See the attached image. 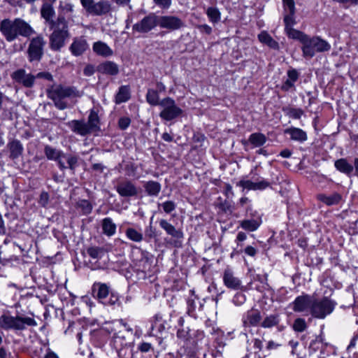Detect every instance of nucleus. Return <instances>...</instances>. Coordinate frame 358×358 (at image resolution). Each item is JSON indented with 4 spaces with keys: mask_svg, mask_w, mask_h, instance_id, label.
I'll use <instances>...</instances> for the list:
<instances>
[{
    "mask_svg": "<svg viewBox=\"0 0 358 358\" xmlns=\"http://www.w3.org/2000/svg\"><path fill=\"white\" fill-rule=\"evenodd\" d=\"M79 92L72 87H63L62 85L52 86L48 90V96L52 99L55 106L59 110L67 108L66 98L79 96Z\"/></svg>",
    "mask_w": 358,
    "mask_h": 358,
    "instance_id": "f257e3e1",
    "label": "nucleus"
},
{
    "mask_svg": "<svg viewBox=\"0 0 358 358\" xmlns=\"http://www.w3.org/2000/svg\"><path fill=\"white\" fill-rule=\"evenodd\" d=\"M53 32L50 36V46L53 50H59L69 37L67 22L64 17H58L53 27Z\"/></svg>",
    "mask_w": 358,
    "mask_h": 358,
    "instance_id": "f03ea898",
    "label": "nucleus"
},
{
    "mask_svg": "<svg viewBox=\"0 0 358 358\" xmlns=\"http://www.w3.org/2000/svg\"><path fill=\"white\" fill-rule=\"evenodd\" d=\"M336 305L337 303L329 296L313 297L310 315L314 318L323 320L334 312Z\"/></svg>",
    "mask_w": 358,
    "mask_h": 358,
    "instance_id": "7ed1b4c3",
    "label": "nucleus"
},
{
    "mask_svg": "<svg viewBox=\"0 0 358 358\" xmlns=\"http://www.w3.org/2000/svg\"><path fill=\"white\" fill-rule=\"evenodd\" d=\"M331 45L320 37H310L307 36L302 44L301 50L305 58H312L317 52L329 51Z\"/></svg>",
    "mask_w": 358,
    "mask_h": 358,
    "instance_id": "20e7f679",
    "label": "nucleus"
},
{
    "mask_svg": "<svg viewBox=\"0 0 358 358\" xmlns=\"http://www.w3.org/2000/svg\"><path fill=\"white\" fill-rule=\"evenodd\" d=\"M0 30L8 41H13L17 35L22 34V20L20 18L13 21L3 20L1 23Z\"/></svg>",
    "mask_w": 358,
    "mask_h": 358,
    "instance_id": "39448f33",
    "label": "nucleus"
},
{
    "mask_svg": "<svg viewBox=\"0 0 358 358\" xmlns=\"http://www.w3.org/2000/svg\"><path fill=\"white\" fill-rule=\"evenodd\" d=\"M160 106L162 108L159 113V116L166 120H172L181 115L182 110L175 103V101L170 98L166 97L161 100Z\"/></svg>",
    "mask_w": 358,
    "mask_h": 358,
    "instance_id": "423d86ee",
    "label": "nucleus"
},
{
    "mask_svg": "<svg viewBox=\"0 0 358 358\" xmlns=\"http://www.w3.org/2000/svg\"><path fill=\"white\" fill-rule=\"evenodd\" d=\"M83 8L90 15L101 16L110 12L111 4L106 0H101L98 2H94V0H88Z\"/></svg>",
    "mask_w": 358,
    "mask_h": 358,
    "instance_id": "0eeeda50",
    "label": "nucleus"
},
{
    "mask_svg": "<svg viewBox=\"0 0 358 358\" xmlns=\"http://www.w3.org/2000/svg\"><path fill=\"white\" fill-rule=\"evenodd\" d=\"M157 25H159V16L155 13H150L141 21L134 24L132 29L141 34H145L155 29Z\"/></svg>",
    "mask_w": 358,
    "mask_h": 358,
    "instance_id": "6e6552de",
    "label": "nucleus"
},
{
    "mask_svg": "<svg viewBox=\"0 0 358 358\" xmlns=\"http://www.w3.org/2000/svg\"><path fill=\"white\" fill-rule=\"evenodd\" d=\"M22 327V317L16 315L13 316L9 312L4 313L0 316V329H21Z\"/></svg>",
    "mask_w": 358,
    "mask_h": 358,
    "instance_id": "1a4fd4ad",
    "label": "nucleus"
},
{
    "mask_svg": "<svg viewBox=\"0 0 358 358\" xmlns=\"http://www.w3.org/2000/svg\"><path fill=\"white\" fill-rule=\"evenodd\" d=\"M313 297L308 294L297 296L292 303L293 310L297 313H304L305 315H310Z\"/></svg>",
    "mask_w": 358,
    "mask_h": 358,
    "instance_id": "9d476101",
    "label": "nucleus"
},
{
    "mask_svg": "<svg viewBox=\"0 0 358 358\" xmlns=\"http://www.w3.org/2000/svg\"><path fill=\"white\" fill-rule=\"evenodd\" d=\"M159 26L171 31L180 29L185 26V22L174 15L159 16Z\"/></svg>",
    "mask_w": 358,
    "mask_h": 358,
    "instance_id": "9b49d317",
    "label": "nucleus"
},
{
    "mask_svg": "<svg viewBox=\"0 0 358 358\" xmlns=\"http://www.w3.org/2000/svg\"><path fill=\"white\" fill-rule=\"evenodd\" d=\"M45 42L42 37L33 38L28 48V57L31 62L39 61L43 55V48Z\"/></svg>",
    "mask_w": 358,
    "mask_h": 358,
    "instance_id": "f8f14e48",
    "label": "nucleus"
},
{
    "mask_svg": "<svg viewBox=\"0 0 358 358\" xmlns=\"http://www.w3.org/2000/svg\"><path fill=\"white\" fill-rule=\"evenodd\" d=\"M89 49V44L83 36L75 37L69 46V51L75 57L83 55Z\"/></svg>",
    "mask_w": 358,
    "mask_h": 358,
    "instance_id": "ddd939ff",
    "label": "nucleus"
},
{
    "mask_svg": "<svg viewBox=\"0 0 358 358\" xmlns=\"http://www.w3.org/2000/svg\"><path fill=\"white\" fill-rule=\"evenodd\" d=\"M116 191L123 197L136 196L138 193V189L135 185L130 180H124L120 182L116 186Z\"/></svg>",
    "mask_w": 358,
    "mask_h": 358,
    "instance_id": "4468645a",
    "label": "nucleus"
},
{
    "mask_svg": "<svg viewBox=\"0 0 358 358\" xmlns=\"http://www.w3.org/2000/svg\"><path fill=\"white\" fill-rule=\"evenodd\" d=\"M159 226L166 231L168 235L171 236V238L174 240L175 243H176L178 241H181L183 238L184 235L182 231L179 229H176L166 220H160Z\"/></svg>",
    "mask_w": 358,
    "mask_h": 358,
    "instance_id": "2eb2a0df",
    "label": "nucleus"
},
{
    "mask_svg": "<svg viewBox=\"0 0 358 358\" xmlns=\"http://www.w3.org/2000/svg\"><path fill=\"white\" fill-rule=\"evenodd\" d=\"M262 320L260 312L257 309L248 310L243 316L242 322L245 327H256Z\"/></svg>",
    "mask_w": 358,
    "mask_h": 358,
    "instance_id": "dca6fc26",
    "label": "nucleus"
},
{
    "mask_svg": "<svg viewBox=\"0 0 358 358\" xmlns=\"http://www.w3.org/2000/svg\"><path fill=\"white\" fill-rule=\"evenodd\" d=\"M223 282L226 287L231 289H239L241 287V280L234 276L232 271L229 268L225 269L224 272Z\"/></svg>",
    "mask_w": 358,
    "mask_h": 358,
    "instance_id": "f3484780",
    "label": "nucleus"
},
{
    "mask_svg": "<svg viewBox=\"0 0 358 358\" xmlns=\"http://www.w3.org/2000/svg\"><path fill=\"white\" fill-rule=\"evenodd\" d=\"M237 186L246 189L248 190H262L264 189L269 186V182L265 180H262L259 182H252L249 180H242L237 182Z\"/></svg>",
    "mask_w": 358,
    "mask_h": 358,
    "instance_id": "a211bd4d",
    "label": "nucleus"
},
{
    "mask_svg": "<svg viewBox=\"0 0 358 358\" xmlns=\"http://www.w3.org/2000/svg\"><path fill=\"white\" fill-rule=\"evenodd\" d=\"M45 154L48 159L57 161L61 169H66L64 161H62L63 152L51 146L47 145L45 148Z\"/></svg>",
    "mask_w": 358,
    "mask_h": 358,
    "instance_id": "6ab92c4d",
    "label": "nucleus"
},
{
    "mask_svg": "<svg viewBox=\"0 0 358 358\" xmlns=\"http://www.w3.org/2000/svg\"><path fill=\"white\" fill-rule=\"evenodd\" d=\"M93 292L96 294V298L102 303L105 302L110 294L109 286L105 283L95 282L92 287Z\"/></svg>",
    "mask_w": 358,
    "mask_h": 358,
    "instance_id": "aec40b11",
    "label": "nucleus"
},
{
    "mask_svg": "<svg viewBox=\"0 0 358 358\" xmlns=\"http://www.w3.org/2000/svg\"><path fill=\"white\" fill-rule=\"evenodd\" d=\"M67 125L73 132L80 136H86L91 133L84 120H71L67 123Z\"/></svg>",
    "mask_w": 358,
    "mask_h": 358,
    "instance_id": "412c9836",
    "label": "nucleus"
},
{
    "mask_svg": "<svg viewBox=\"0 0 358 358\" xmlns=\"http://www.w3.org/2000/svg\"><path fill=\"white\" fill-rule=\"evenodd\" d=\"M97 71L103 74L116 76L119 73V67L115 62L106 61L97 66Z\"/></svg>",
    "mask_w": 358,
    "mask_h": 358,
    "instance_id": "4be33fe9",
    "label": "nucleus"
},
{
    "mask_svg": "<svg viewBox=\"0 0 358 358\" xmlns=\"http://www.w3.org/2000/svg\"><path fill=\"white\" fill-rule=\"evenodd\" d=\"M74 4L70 0H61L59 2L58 11L59 17L68 16L69 20L73 17L74 12Z\"/></svg>",
    "mask_w": 358,
    "mask_h": 358,
    "instance_id": "5701e85b",
    "label": "nucleus"
},
{
    "mask_svg": "<svg viewBox=\"0 0 358 358\" xmlns=\"http://www.w3.org/2000/svg\"><path fill=\"white\" fill-rule=\"evenodd\" d=\"M92 50L97 55L108 57L113 54V50L105 43L99 41L93 43Z\"/></svg>",
    "mask_w": 358,
    "mask_h": 358,
    "instance_id": "b1692460",
    "label": "nucleus"
},
{
    "mask_svg": "<svg viewBox=\"0 0 358 358\" xmlns=\"http://www.w3.org/2000/svg\"><path fill=\"white\" fill-rule=\"evenodd\" d=\"M317 198L327 206L337 205L342 199L341 195L337 192H334L329 195L320 194L317 196Z\"/></svg>",
    "mask_w": 358,
    "mask_h": 358,
    "instance_id": "393cba45",
    "label": "nucleus"
},
{
    "mask_svg": "<svg viewBox=\"0 0 358 358\" xmlns=\"http://www.w3.org/2000/svg\"><path fill=\"white\" fill-rule=\"evenodd\" d=\"M285 134H289L293 141L304 142L307 140L306 133L301 129L290 127L285 130Z\"/></svg>",
    "mask_w": 358,
    "mask_h": 358,
    "instance_id": "a878e982",
    "label": "nucleus"
},
{
    "mask_svg": "<svg viewBox=\"0 0 358 358\" xmlns=\"http://www.w3.org/2000/svg\"><path fill=\"white\" fill-rule=\"evenodd\" d=\"M267 141V138L264 134L253 133L250 134L245 144H250L252 148H258L263 145Z\"/></svg>",
    "mask_w": 358,
    "mask_h": 358,
    "instance_id": "bb28decb",
    "label": "nucleus"
},
{
    "mask_svg": "<svg viewBox=\"0 0 358 358\" xmlns=\"http://www.w3.org/2000/svg\"><path fill=\"white\" fill-rule=\"evenodd\" d=\"M258 39L262 43L266 45L267 46L273 50L279 49L278 43L276 41H275L271 37V36L265 31H263L258 34Z\"/></svg>",
    "mask_w": 358,
    "mask_h": 358,
    "instance_id": "cd10ccee",
    "label": "nucleus"
},
{
    "mask_svg": "<svg viewBox=\"0 0 358 358\" xmlns=\"http://www.w3.org/2000/svg\"><path fill=\"white\" fill-rule=\"evenodd\" d=\"M143 187L150 196H157L161 191L162 186L160 183L153 180H149L144 183Z\"/></svg>",
    "mask_w": 358,
    "mask_h": 358,
    "instance_id": "c85d7f7f",
    "label": "nucleus"
},
{
    "mask_svg": "<svg viewBox=\"0 0 358 358\" xmlns=\"http://www.w3.org/2000/svg\"><path fill=\"white\" fill-rule=\"evenodd\" d=\"M130 99V88L127 85H122L119 88L115 95V101L117 104L126 102Z\"/></svg>",
    "mask_w": 358,
    "mask_h": 358,
    "instance_id": "c756f323",
    "label": "nucleus"
},
{
    "mask_svg": "<svg viewBox=\"0 0 358 358\" xmlns=\"http://www.w3.org/2000/svg\"><path fill=\"white\" fill-rule=\"evenodd\" d=\"M116 224L111 218L106 217L102 220V230L105 235L108 236H113L116 232Z\"/></svg>",
    "mask_w": 358,
    "mask_h": 358,
    "instance_id": "7c9ffc66",
    "label": "nucleus"
},
{
    "mask_svg": "<svg viewBox=\"0 0 358 358\" xmlns=\"http://www.w3.org/2000/svg\"><path fill=\"white\" fill-rule=\"evenodd\" d=\"M334 165L337 170L347 175H350L353 171V166L344 158L336 160Z\"/></svg>",
    "mask_w": 358,
    "mask_h": 358,
    "instance_id": "2f4dec72",
    "label": "nucleus"
},
{
    "mask_svg": "<svg viewBox=\"0 0 358 358\" xmlns=\"http://www.w3.org/2000/svg\"><path fill=\"white\" fill-rule=\"evenodd\" d=\"M53 3L44 2L41 8V15L47 22H53L52 20L55 15V10L52 6Z\"/></svg>",
    "mask_w": 358,
    "mask_h": 358,
    "instance_id": "473e14b6",
    "label": "nucleus"
},
{
    "mask_svg": "<svg viewBox=\"0 0 358 358\" xmlns=\"http://www.w3.org/2000/svg\"><path fill=\"white\" fill-rule=\"evenodd\" d=\"M288 78L284 82L282 85V90L284 91H288L292 88L294 83L299 78V73L295 69L289 70L287 72Z\"/></svg>",
    "mask_w": 358,
    "mask_h": 358,
    "instance_id": "72a5a7b5",
    "label": "nucleus"
},
{
    "mask_svg": "<svg viewBox=\"0 0 358 358\" xmlns=\"http://www.w3.org/2000/svg\"><path fill=\"white\" fill-rule=\"evenodd\" d=\"M86 123L91 133L99 131L100 129L99 117L98 116L97 113L95 112L94 110H92L90 111V113L88 117V121Z\"/></svg>",
    "mask_w": 358,
    "mask_h": 358,
    "instance_id": "f704fd0d",
    "label": "nucleus"
},
{
    "mask_svg": "<svg viewBox=\"0 0 358 358\" xmlns=\"http://www.w3.org/2000/svg\"><path fill=\"white\" fill-rule=\"evenodd\" d=\"M125 235L128 239L136 243H141L143 240V233L132 227L126 229Z\"/></svg>",
    "mask_w": 358,
    "mask_h": 358,
    "instance_id": "c9c22d12",
    "label": "nucleus"
},
{
    "mask_svg": "<svg viewBox=\"0 0 358 358\" xmlns=\"http://www.w3.org/2000/svg\"><path fill=\"white\" fill-rule=\"evenodd\" d=\"M10 150V157L15 159L22 154V145L19 141H13L8 145Z\"/></svg>",
    "mask_w": 358,
    "mask_h": 358,
    "instance_id": "e433bc0d",
    "label": "nucleus"
},
{
    "mask_svg": "<svg viewBox=\"0 0 358 358\" xmlns=\"http://www.w3.org/2000/svg\"><path fill=\"white\" fill-rule=\"evenodd\" d=\"M206 14L207 15L210 22L213 24L217 23L221 19V13L216 7H208L206 9Z\"/></svg>",
    "mask_w": 358,
    "mask_h": 358,
    "instance_id": "4c0bfd02",
    "label": "nucleus"
},
{
    "mask_svg": "<svg viewBox=\"0 0 358 358\" xmlns=\"http://www.w3.org/2000/svg\"><path fill=\"white\" fill-rule=\"evenodd\" d=\"M146 101L152 106H160L161 101L157 90L149 89L146 94Z\"/></svg>",
    "mask_w": 358,
    "mask_h": 358,
    "instance_id": "58836bf2",
    "label": "nucleus"
},
{
    "mask_svg": "<svg viewBox=\"0 0 358 358\" xmlns=\"http://www.w3.org/2000/svg\"><path fill=\"white\" fill-rule=\"evenodd\" d=\"M285 32L288 37L299 40L301 44L304 42L305 39L306 38L307 36L306 34H303V32L296 30L294 28H289V29H286Z\"/></svg>",
    "mask_w": 358,
    "mask_h": 358,
    "instance_id": "ea45409f",
    "label": "nucleus"
},
{
    "mask_svg": "<svg viewBox=\"0 0 358 358\" xmlns=\"http://www.w3.org/2000/svg\"><path fill=\"white\" fill-rule=\"evenodd\" d=\"M259 225L260 222L256 220H244L241 222V227L249 231L257 230Z\"/></svg>",
    "mask_w": 358,
    "mask_h": 358,
    "instance_id": "a19ab883",
    "label": "nucleus"
},
{
    "mask_svg": "<svg viewBox=\"0 0 358 358\" xmlns=\"http://www.w3.org/2000/svg\"><path fill=\"white\" fill-rule=\"evenodd\" d=\"M279 323L278 315H270L264 318L262 322V327L264 328H271L276 326Z\"/></svg>",
    "mask_w": 358,
    "mask_h": 358,
    "instance_id": "79ce46f5",
    "label": "nucleus"
},
{
    "mask_svg": "<svg viewBox=\"0 0 358 358\" xmlns=\"http://www.w3.org/2000/svg\"><path fill=\"white\" fill-rule=\"evenodd\" d=\"M87 252L90 257L94 259H101L104 255V250L100 247H90L87 250Z\"/></svg>",
    "mask_w": 358,
    "mask_h": 358,
    "instance_id": "37998d69",
    "label": "nucleus"
},
{
    "mask_svg": "<svg viewBox=\"0 0 358 358\" xmlns=\"http://www.w3.org/2000/svg\"><path fill=\"white\" fill-rule=\"evenodd\" d=\"M66 161L68 166L70 169L74 170L78 163V157L71 155H66L64 153L62 161Z\"/></svg>",
    "mask_w": 358,
    "mask_h": 358,
    "instance_id": "c03bdc74",
    "label": "nucleus"
},
{
    "mask_svg": "<svg viewBox=\"0 0 358 358\" xmlns=\"http://www.w3.org/2000/svg\"><path fill=\"white\" fill-rule=\"evenodd\" d=\"M307 328V324L304 319L297 318L294 320L293 324V329L295 331L302 332Z\"/></svg>",
    "mask_w": 358,
    "mask_h": 358,
    "instance_id": "a18cd8bd",
    "label": "nucleus"
},
{
    "mask_svg": "<svg viewBox=\"0 0 358 358\" xmlns=\"http://www.w3.org/2000/svg\"><path fill=\"white\" fill-rule=\"evenodd\" d=\"M78 206L82 210V212L85 214H90L92 210V204L87 200H81L78 203Z\"/></svg>",
    "mask_w": 358,
    "mask_h": 358,
    "instance_id": "49530a36",
    "label": "nucleus"
},
{
    "mask_svg": "<svg viewBox=\"0 0 358 358\" xmlns=\"http://www.w3.org/2000/svg\"><path fill=\"white\" fill-rule=\"evenodd\" d=\"M138 350L143 352L146 353L154 351V346L152 343L143 341L138 345Z\"/></svg>",
    "mask_w": 358,
    "mask_h": 358,
    "instance_id": "de8ad7c7",
    "label": "nucleus"
},
{
    "mask_svg": "<svg viewBox=\"0 0 358 358\" xmlns=\"http://www.w3.org/2000/svg\"><path fill=\"white\" fill-rule=\"evenodd\" d=\"M159 207H162L166 213H171L176 209V205L175 202L172 201H166L162 203H159Z\"/></svg>",
    "mask_w": 358,
    "mask_h": 358,
    "instance_id": "09e8293b",
    "label": "nucleus"
},
{
    "mask_svg": "<svg viewBox=\"0 0 358 358\" xmlns=\"http://www.w3.org/2000/svg\"><path fill=\"white\" fill-rule=\"evenodd\" d=\"M287 115L289 117L299 119L303 115V110L301 108H292L289 109Z\"/></svg>",
    "mask_w": 358,
    "mask_h": 358,
    "instance_id": "8fccbe9b",
    "label": "nucleus"
},
{
    "mask_svg": "<svg viewBox=\"0 0 358 358\" xmlns=\"http://www.w3.org/2000/svg\"><path fill=\"white\" fill-rule=\"evenodd\" d=\"M294 14H292L289 13V15H287L284 18L285 22V30L289 29V28H293L294 24H295V20L294 17Z\"/></svg>",
    "mask_w": 358,
    "mask_h": 358,
    "instance_id": "3c124183",
    "label": "nucleus"
},
{
    "mask_svg": "<svg viewBox=\"0 0 358 358\" xmlns=\"http://www.w3.org/2000/svg\"><path fill=\"white\" fill-rule=\"evenodd\" d=\"M285 10L292 14L295 13L294 0H282Z\"/></svg>",
    "mask_w": 358,
    "mask_h": 358,
    "instance_id": "603ef678",
    "label": "nucleus"
},
{
    "mask_svg": "<svg viewBox=\"0 0 358 358\" xmlns=\"http://www.w3.org/2000/svg\"><path fill=\"white\" fill-rule=\"evenodd\" d=\"M13 213L17 214L20 212L21 200L20 198H15L12 203L9 204Z\"/></svg>",
    "mask_w": 358,
    "mask_h": 358,
    "instance_id": "864d4df0",
    "label": "nucleus"
},
{
    "mask_svg": "<svg viewBox=\"0 0 358 358\" xmlns=\"http://www.w3.org/2000/svg\"><path fill=\"white\" fill-rule=\"evenodd\" d=\"M119 300L118 295L114 292H110L109 299H106L105 302L103 303L104 305L112 306L115 305Z\"/></svg>",
    "mask_w": 358,
    "mask_h": 358,
    "instance_id": "5fc2aeb1",
    "label": "nucleus"
},
{
    "mask_svg": "<svg viewBox=\"0 0 358 358\" xmlns=\"http://www.w3.org/2000/svg\"><path fill=\"white\" fill-rule=\"evenodd\" d=\"M131 120L128 117H122L119 119L118 121V126L119 127L124 130L128 128V127L130 125Z\"/></svg>",
    "mask_w": 358,
    "mask_h": 358,
    "instance_id": "6e6d98bb",
    "label": "nucleus"
},
{
    "mask_svg": "<svg viewBox=\"0 0 358 358\" xmlns=\"http://www.w3.org/2000/svg\"><path fill=\"white\" fill-rule=\"evenodd\" d=\"M95 72V68L94 66L92 64H87L84 68L83 73L86 76H92Z\"/></svg>",
    "mask_w": 358,
    "mask_h": 358,
    "instance_id": "4d7b16f0",
    "label": "nucleus"
},
{
    "mask_svg": "<svg viewBox=\"0 0 358 358\" xmlns=\"http://www.w3.org/2000/svg\"><path fill=\"white\" fill-rule=\"evenodd\" d=\"M12 78L13 79L18 83H22V69H19L16 71H15L13 74H12Z\"/></svg>",
    "mask_w": 358,
    "mask_h": 358,
    "instance_id": "13d9d810",
    "label": "nucleus"
},
{
    "mask_svg": "<svg viewBox=\"0 0 358 358\" xmlns=\"http://www.w3.org/2000/svg\"><path fill=\"white\" fill-rule=\"evenodd\" d=\"M49 195L47 192H42L40 195L39 203L43 206H46L48 203Z\"/></svg>",
    "mask_w": 358,
    "mask_h": 358,
    "instance_id": "bf43d9fd",
    "label": "nucleus"
},
{
    "mask_svg": "<svg viewBox=\"0 0 358 358\" xmlns=\"http://www.w3.org/2000/svg\"><path fill=\"white\" fill-rule=\"evenodd\" d=\"M245 253L250 257H255L257 252V250L252 246L248 245L244 250Z\"/></svg>",
    "mask_w": 358,
    "mask_h": 358,
    "instance_id": "052dcab7",
    "label": "nucleus"
},
{
    "mask_svg": "<svg viewBox=\"0 0 358 358\" xmlns=\"http://www.w3.org/2000/svg\"><path fill=\"white\" fill-rule=\"evenodd\" d=\"M34 81V77L30 75L24 76V86L31 87Z\"/></svg>",
    "mask_w": 358,
    "mask_h": 358,
    "instance_id": "680f3d73",
    "label": "nucleus"
},
{
    "mask_svg": "<svg viewBox=\"0 0 358 358\" xmlns=\"http://www.w3.org/2000/svg\"><path fill=\"white\" fill-rule=\"evenodd\" d=\"M145 236L150 238H154L156 236L155 229L152 227L151 223L145 229Z\"/></svg>",
    "mask_w": 358,
    "mask_h": 358,
    "instance_id": "e2e57ef3",
    "label": "nucleus"
},
{
    "mask_svg": "<svg viewBox=\"0 0 358 358\" xmlns=\"http://www.w3.org/2000/svg\"><path fill=\"white\" fill-rule=\"evenodd\" d=\"M197 28L201 31L204 32L207 34H210L212 33V28L208 24H201L199 25Z\"/></svg>",
    "mask_w": 358,
    "mask_h": 358,
    "instance_id": "0e129e2a",
    "label": "nucleus"
},
{
    "mask_svg": "<svg viewBox=\"0 0 358 358\" xmlns=\"http://www.w3.org/2000/svg\"><path fill=\"white\" fill-rule=\"evenodd\" d=\"M156 4L163 8H169L171 3V0H154Z\"/></svg>",
    "mask_w": 358,
    "mask_h": 358,
    "instance_id": "69168bd1",
    "label": "nucleus"
},
{
    "mask_svg": "<svg viewBox=\"0 0 358 358\" xmlns=\"http://www.w3.org/2000/svg\"><path fill=\"white\" fill-rule=\"evenodd\" d=\"M34 30L27 23L24 22V36H29L34 34Z\"/></svg>",
    "mask_w": 358,
    "mask_h": 358,
    "instance_id": "338daca9",
    "label": "nucleus"
},
{
    "mask_svg": "<svg viewBox=\"0 0 358 358\" xmlns=\"http://www.w3.org/2000/svg\"><path fill=\"white\" fill-rule=\"evenodd\" d=\"M24 324H27L29 326H35L36 325V322L34 319L29 317H24Z\"/></svg>",
    "mask_w": 358,
    "mask_h": 358,
    "instance_id": "774afa93",
    "label": "nucleus"
}]
</instances>
